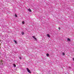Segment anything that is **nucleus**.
Returning <instances> with one entry per match:
<instances>
[{"label": "nucleus", "mask_w": 74, "mask_h": 74, "mask_svg": "<svg viewBox=\"0 0 74 74\" xmlns=\"http://www.w3.org/2000/svg\"><path fill=\"white\" fill-rule=\"evenodd\" d=\"M47 56L48 57L49 56V54H48V53H47Z\"/></svg>", "instance_id": "9b49d317"}, {"label": "nucleus", "mask_w": 74, "mask_h": 74, "mask_svg": "<svg viewBox=\"0 0 74 74\" xmlns=\"http://www.w3.org/2000/svg\"><path fill=\"white\" fill-rule=\"evenodd\" d=\"M14 42H15V44H17V42L15 40H14Z\"/></svg>", "instance_id": "39448f33"}, {"label": "nucleus", "mask_w": 74, "mask_h": 74, "mask_svg": "<svg viewBox=\"0 0 74 74\" xmlns=\"http://www.w3.org/2000/svg\"><path fill=\"white\" fill-rule=\"evenodd\" d=\"M27 71L29 73H30V74L31 73V71H30V70L29 69V68H27Z\"/></svg>", "instance_id": "f257e3e1"}, {"label": "nucleus", "mask_w": 74, "mask_h": 74, "mask_svg": "<svg viewBox=\"0 0 74 74\" xmlns=\"http://www.w3.org/2000/svg\"><path fill=\"white\" fill-rule=\"evenodd\" d=\"M27 10L29 11V12H32V10H31V9H30L29 8V9H28Z\"/></svg>", "instance_id": "f03ea898"}, {"label": "nucleus", "mask_w": 74, "mask_h": 74, "mask_svg": "<svg viewBox=\"0 0 74 74\" xmlns=\"http://www.w3.org/2000/svg\"><path fill=\"white\" fill-rule=\"evenodd\" d=\"M15 16L16 17H17L18 16H17V15L16 14H15Z\"/></svg>", "instance_id": "6e6552de"}, {"label": "nucleus", "mask_w": 74, "mask_h": 74, "mask_svg": "<svg viewBox=\"0 0 74 74\" xmlns=\"http://www.w3.org/2000/svg\"><path fill=\"white\" fill-rule=\"evenodd\" d=\"M47 36L48 37H50V36H49V34H47Z\"/></svg>", "instance_id": "0eeeda50"}, {"label": "nucleus", "mask_w": 74, "mask_h": 74, "mask_svg": "<svg viewBox=\"0 0 74 74\" xmlns=\"http://www.w3.org/2000/svg\"><path fill=\"white\" fill-rule=\"evenodd\" d=\"M73 61H74V58H73Z\"/></svg>", "instance_id": "2eb2a0df"}, {"label": "nucleus", "mask_w": 74, "mask_h": 74, "mask_svg": "<svg viewBox=\"0 0 74 74\" xmlns=\"http://www.w3.org/2000/svg\"><path fill=\"white\" fill-rule=\"evenodd\" d=\"M25 34V33L23 32H21V34L22 35H23Z\"/></svg>", "instance_id": "20e7f679"}, {"label": "nucleus", "mask_w": 74, "mask_h": 74, "mask_svg": "<svg viewBox=\"0 0 74 74\" xmlns=\"http://www.w3.org/2000/svg\"><path fill=\"white\" fill-rule=\"evenodd\" d=\"M62 55H65V54H64V53L63 52V53H62Z\"/></svg>", "instance_id": "f8f14e48"}, {"label": "nucleus", "mask_w": 74, "mask_h": 74, "mask_svg": "<svg viewBox=\"0 0 74 74\" xmlns=\"http://www.w3.org/2000/svg\"><path fill=\"white\" fill-rule=\"evenodd\" d=\"M22 23L23 24H24L25 23V22H24V21H23L22 22Z\"/></svg>", "instance_id": "9d476101"}, {"label": "nucleus", "mask_w": 74, "mask_h": 74, "mask_svg": "<svg viewBox=\"0 0 74 74\" xmlns=\"http://www.w3.org/2000/svg\"><path fill=\"white\" fill-rule=\"evenodd\" d=\"M32 37H33V38H34L35 39V40H37V39H36V37H35V36H32Z\"/></svg>", "instance_id": "7ed1b4c3"}, {"label": "nucleus", "mask_w": 74, "mask_h": 74, "mask_svg": "<svg viewBox=\"0 0 74 74\" xmlns=\"http://www.w3.org/2000/svg\"><path fill=\"white\" fill-rule=\"evenodd\" d=\"M58 29H59V30H60V27H59L58 28Z\"/></svg>", "instance_id": "4468645a"}, {"label": "nucleus", "mask_w": 74, "mask_h": 74, "mask_svg": "<svg viewBox=\"0 0 74 74\" xmlns=\"http://www.w3.org/2000/svg\"><path fill=\"white\" fill-rule=\"evenodd\" d=\"M13 66H14V67H16V65H15V64H13Z\"/></svg>", "instance_id": "423d86ee"}, {"label": "nucleus", "mask_w": 74, "mask_h": 74, "mask_svg": "<svg viewBox=\"0 0 74 74\" xmlns=\"http://www.w3.org/2000/svg\"><path fill=\"white\" fill-rule=\"evenodd\" d=\"M68 41H70V39L69 38H68Z\"/></svg>", "instance_id": "1a4fd4ad"}, {"label": "nucleus", "mask_w": 74, "mask_h": 74, "mask_svg": "<svg viewBox=\"0 0 74 74\" xmlns=\"http://www.w3.org/2000/svg\"><path fill=\"white\" fill-rule=\"evenodd\" d=\"M19 59H22V57H19Z\"/></svg>", "instance_id": "ddd939ff"}]
</instances>
